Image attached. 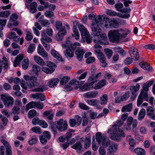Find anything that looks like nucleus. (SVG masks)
<instances>
[{"mask_svg": "<svg viewBox=\"0 0 155 155\" xmlns=\"http://www.w3.org/2000/svg\"><path fill=\"white\" fill-rule=\"evenodd\" d=\"M88 18L93 20L91 28L92 31L94 35L93 39L94 41H98V38L101 37L102 35L105 34L101 32V29L99 26H101V24L105 18V16L103 15H99L96 17L95 15L90 14L88 15Z\"/></svg>", "mask_w": 155, "mask_h": 155, "instance_id": "1", "label": "nucleus"}, {"mask_svg": "<svg viewBox=\"0 0 155 155\" xmlns=\"http://www.w3.org/2000/svg\"><path fill=\"white\" fill-rule=\"evenodd\" d=\"M101 37L98 38L97 39L98 41L95 42L94 39L93 41L95 44L94 45V51L97 54V56L100 62L105 64L104 67L106 66L107 64L106 63V58L103 53L100 52L101 48V45H106L108 44V42L107 41V37L106 34L102 35Z\"/></svg>", "mask_w": 155, "mask_h": 155, "instance_id": "2", "label": "nucleus"}, {"mask_svg": "<svg viewBox=\"0 0 155 155\" xmlns=\"http://www.w3.org/2000/svg\"><path fill=\"white\" fill-rule=\"evenodd\" d=\"M96 140L99 144H101L104 148L107 147L110 145L108 148V151L110 153L116 151L117 149L118 145L116 143H111L109 139L105 135L99 132L97 133L96 134Z\"/></svg>", "mask_w": 155, "mask_h": 155, "instance_id": "3", "label": "nucleus"}, {"mask_svg": "<svg viewBox=\"0 0 155 155\" xmlns=\"http://www.w3.org/2000/svg\"><path fill=\"white\" fill-rule=\"evenodd\" d=\"M130 32L127 29H112L108 31L107 35L111 41L116 42L119 41L122 38H125Z\"/></svg>", "mask_w": 155, "mask_h": 155, "instance_id": "4", "label": "nucleus"}, {"mask_svg": "<svg viewBox=\"0 0 155 155\" xmlns=\"http://www.w3.org/2000/svg\"><path fill=\"white\" fill-rule=\"evenodd\" d=\"M115 124H114L111 129H109L107 133L111 134V138L115 140H118L121 137L125 136V134L123 131L120 128H116Z\"/></svg>", "mask_w": 155, "mask_h": 155, "instance_id": "5", "label": "nucleus"}, {"mask_svg": "<svg viewBox=\"0 0 155 155\" xmlns=\"http://www.w3.org/2000/svg\"><path fill=\"white\" fill-rule=\"evenodd\" d=\"M101 26L104 29L111 28H117L119 26L118 22L114 18H110L106 17L104 19Z\"/></svg>", "mask_w": 155, "mask_h": 155, "instance_id": "6", "label": "nucleus"}, {"mask_svg": "<svg viewBox=\"0 0 155 155\" xmlns=\"http://www.w3.org/2000/svg\"><path fill=\"white\" fill-rule=\"evenodd\" d=\"M68 124L66 122L63 123V120L60 119L58 121L55 122L53 126L51 127V129L54 134H57V131L55 129H57L59 131H62L65 130L67 128Z\"/></svg>", "mask_w": 155, "mask_h": 155, "instance_id": "7", "label": "nucleus"}, {"mask_svg": "<svg viewBox=\"0 0 155 155\" xmlns=\"http://www.w3.org/2000/svg\"><path fill=\"white\" fill-rule=\"evenodd\" d=\"M1 100L3 101L5 106L6 107L12 106L14 102L13 98L9 94H5L1 95Z\"/></svg>", "mask_w": 155, "mask_h": 155, "instance_id": "8", "label": "nucleus"}, {"mask_svg": "<svg viewBox=\"0 0 155 155\" xmlns=\"http://www.w3.org/2000/svg\"><path fill=\"white\" fill-rule=\"evenodd\" d=\"M46 66L48 67H43L42 68V70L44 72L50 74L54 71L55 68V64L54 63L49 61L47 62Z\"/></svg>", "mask_w": 155, "mask_h": 155, "instance_id": "9", "label": "nucleus"}, {"mask_svg": "<svg viewBox=\"0 0 155 155\" xmlns=\"http://www.w3.org/2000/svg\"><path fill=\"white\" fill-rule=\"evenodd\" d=\"M84 83V81H78L77 80L74 79L70 81L68 85V86L71 89L74 88L77 89L80 88L81 85Z\"/></svg>", "mask_w": 155, "mask_h": 155, "instance_id": "10", "label": "nucleus"}, {"mask_svg": "<svg viewBox=\"0 0 155 155\" xmlns=\"http://www.w3.org/2000/svg\"><path fill=\"white\" fill-rule=\"evenodd\" d=\"M140 87V85L138 84H137L136 86H130V90L132 95L130 97V99L131 101H133L136 97L137 95L136 93L139 90Z\"/></svg>", "mask_w": 155, "mask_h": 155, "instance_id": "11", "label": "nucleus"}, {"mask_svg": "<svg viewBox=\"0 0 155 155\" xmlns=\"http://www.w3.org/2000/svg\"><path fill=\"white\" fill-rule=\"evenodd\" d=\"M129 54L132 58L135 61H137L139 58V55L137 49L135 48H132L129 50Z\"/></svg>", "mask_w": 155, "mask_h": 155, "instance_id": "12", "label": "nucleus"}, {"mask_svg": "<svg viewBox=\"0 0 155 155\" xmlns=\"http://www.w3.org/2000/svg\"><path fill=\"white\" fill-rule=\"evenodd\" d=\"M96 80H95V81H92L93 88L95 90L101 88L105 85L107 82L105 79H102L97 83L96 82Z\"/></svg>", "mask_w": 155, "mask_h": 155, "instance_id": "13", "label": "nucleus"}, {"mask_svg": "<svg viewBox=\"0 0 155 155\" xmlns=\"http://www.w3.org/2000/svg\"><path fill=\"white\" fill-rule=\"evenodd\" d=\"M78 27L81 33L82 38L83 39H84L86 37L88 36L89 33L83 25L81 24H78Z\"/></svg>", "mask_w": 155, "mask_h": 155, "instance_id": "14", "label": "nucleus"}, {"mask_svg": "<svg viewBox=\"0 0 155 155\" xmlns=\"http://www.w3.org/2000/svg\"><path fill=\"white\" fill-rule=\"evenodd\" d=\"M37 52L39 55L43 58L48 57V53L45 51L43 47L41 44H39L38 45Z\"/></svg>", "mask_w": 155, "mask_h": 155, "instance_id": "15", "label": "nucleus"}, {"mask_svg": "<svg viewBox=\"0 0 155 155\" xmlns=\"http://www.w3.org/2000/svg\"><path fill=\"white\" fill-rule=\"evenodd\" d=\"M98 94L97 91H91L85 93L83 94L84 97L87 98H93L96 97Z\"/></svg>", "mask_w": 155, "mask_h": 155, "instance_id": "16", "label": "nucleus"}, {"mask_svg": "<svg viewBox=\"0 0 155 155\" xmlns=\"http://www.w3.org/2000/svg\"><path fill=\"white\" fill-rule=\"evenodd\" d=\"M84 141V147L85 148L87 149L90 146L91 144V137L88 136L85 137V139L82 137L80 139V140L81 142Z\"/></svg>", "mask_w": 155, "mask_h": 155, "instance_id": "17", "label": "nucleus"}, {"mask_svg": "<svg viewBox=\"0 0 155 155\" xmlns=\"http://www.w3.org/2000/svg\"><path fill=\"white\" fill-rule=\"evenodd\" d=\"M93 89L94 88L92 82H88V83L85 84L82 87H80L79 90L81 91H85Z\"/></svg>", "mask_w": 155, "mask_h": 155, "instance_id": "18", "label": "nucleus"}, {"mask_svg": "<svg viewBox=\"0 0 155 155\" xmlns=\"http://www.w3.org/2000/svg\"><path fill=\"white\" fill-rule=\"evenodd\" d=\"M1 141L6 147V155H12L11 147L8 143L4 140H2Z\"/></svg>", "mask_w": 155, "mask_h": 155, "instance_id": "19", "label": "nucleus"}, {"mask_svg": "<svg viewBox=\"0 0 155 155\" xmlns=\"http://www.w3.org/2000/svg\"><path fill=\"white\" fill-rule=\"evenodd\" d=\"M84 52V51L80 48H78L76 50L75 54L77 56V58L78 61H80L82 60Z\"/></svg>", "mask_w": 155, "mask_h": 155, "instance_id": "20", "label": "nucleus"}, {"mask_svg": "<svg viewBox=\"0 0 155 155\" xmlns=\"http://www.w3.org/2000/svg\"><path fill=\"white\" fill-rule=\"evenodd\" d=\"M66 29L65 28H63L58 32V35L56 36L57 40L58 41L62 40L63 39L64 35L66 34Z\"/></svg>", "mask_w": 155, "mask_h": 155, "instance_id": "21", "label": "nucleus"}, {"mask_svg": "<svg viewBox=\"0 0 155 155\" xmlns=\"http://www.w3.org/2000/svg\"><path fill=\"white\" fill-rule=\"evenodd\" d=\"M34 59L35 62L39 65L42 66L45 65L44 61L40 56L35 55L34 57Z\"/></svg>", "mask_w": 155, "mask_h": 155, "instance_id": "22", "label": "nucleus"}, {"mask_svg": "<svg viewBox=\"0 0 155 155\" xmlns=\"http://www.w3.org/2000/svg\"><path fill=\"white\" fill-rule=\"evenodd\" d=\"M51 55L54 58L61 61H63V60L61 56L58 52L55 50L54 49H52L51 51Z\"/></svg>", "mask_w": 155, "mask_h": 155, "instance_id": "23", "label": "nucleus"}, {"mask_svg": "<svg viewBox=\"0 0 155 155\" xmlns=\"http://www.w3.org/2000/svg\"><path fill=\"white\" fill-rule=\"evenodd\" d=\"M59 81L58 79L57 78H54L50 80L48 82V84L49 87L52 88L57 84Z\"/></svg>", "mask_w": 155, "mask_h": 155, "instance_id": "24", "label": "nucleus"}, {"mask_svg": "<svg viewBox=\"0 0 155 155\" xmlns=\"http://www.w3.org/2000/svg\"><path fill=\"white\" fill-rule=\"evenodd\" d=\"M29 64V59L26 57L24 58L21 63L22 68L24 70L27 69L28 67Z\"/></svg>", "mask_w": 155, "mask_h": 155, "instance_id": "25", "label": "nucleus"}, {"mask_svg": "<svg viewBox=\"0 0 155 155\" xmlns=\"http://www.w3.org/2000/svg\"><path fill=\"white\" fill-rule=\"evenodd\" d=\"M53 30L50 28H47L46 29L43 30L41 31V37H45L47 35L51 36L52 35Z\"/></svg>", "mask_w": 155, "mask_h": 155, "instance_id": "26", "label": "nucleus"}, {"mask_svg": "<svg viewBox=\"0 0 155 155\" xmlns=\"http://www.w3.org/2000/svg\"><path fill=\"white\" fill-rule=\"evenodd\" d=\"M86 102L89 105L93 106H97L99 104V101L96 99H88Z\"/></svg>", "mask_w": 155, "mask_h": 155, "instance_id": "27", "label": "nucleus"}, {"mask_svg": "<svg viewBox=\"0 0 155 155\" xmlns=\"http://www.w3.org/2000/svg\"><path fill=\"white\" fill-rule=\"evenodd\" d=\"M153 83V80H151L145 82L143 84V89L142 90L147 92L149 90V87L151 86Z\"/></svg>", "mask_w": 155, "mask_h": 155, "instance_id": "28", "label": "nucleus"}, {"mask_svg": "<svg viewBox=\"0 0 155 155\" xmlns=\"http://www.w3.org/2000/svg\"><path fill=\"white\" fill-rule=\"evenodd\" d=\"M23 58L24 55L23 54H20L18 55L14 61V66L15 67H17Z\"/></svg>", "mask_w": 155, "mask_h": 155, "instance_id": "29", "label": "nucleus"}, {"mask_svg": "<svg viewBox=\"0 0 155 155\" xmlns=\"http://www.w3.org/2000/svg\"><path fill=\"white\" fill-rule=\"evenodd\" d=\"M17 18L18 16L16 14H12L10 16V21L13 22V25L14 26H17L18 25V23L16 21Z\"/></svg>", "mask_w": 155, "mask_h": 155, "instance_id": "30", "label": "nucleus"}, {"mask_svg": "<svg viewBox=\"0 0 155 155\" xmlns=\"http://www.w3.org/2000/svg\"><path fill=\"white\" fill-rule=\"evenodd\" d=\"M70 38H67L66 41L65 42L62 44V47L64 48L68 47L73 48L72 43L70 41Z\"/></svg>", "mask_w": 155, "mask_h": 155, "instance_id": "31", "label": "nucleus"}, {"mask_svg": "<svg viewBox=\"0 0 155 155\" xmlns=\"http://www.w3.org/2000/svg\"><path fill=\"white\" fill-rule=\"evenodd\" d=\"M132 103L126 105L123 107L121 109V111L123 112H130L132 109Z\"/></svg>", "mask_w": 155, "mask_h": 155, "instance_id": "32", "label": "nucleus"}, {"mask_svg": "<svg viewBox=\"0 0 155 155\" xmlns=\"http://www.w3.org/2000/svg\"><path fill=\"white\" fill-rule=\"evenodd\" d=\"M101 75V73H99L97 74L95 76L92 75V76L89 77L88 79V82L95 81L96 79L98 78Z\"/></svg>", "mask_w": 155, "mask_h": 155, "instance_id": "33", "label": "nucleus"}, {"mask_svg": "<svg viewBox=\"0 0 155 155\" xmlns=\"http://www.w3.org/2000/svg\"><path fill=\"white\" fill-rule=\"evenodd\" d=\"M37 81L36 78V79L35 80H31L28 85L29 88H33L38 86L39 84L36 82Z\"/></svg>", "mask_w": 155, "mask_h": 155, "instance_id": "34", "label": "nucleus"}, {"mask_svg": "<svg viewBox=\"0 0 155 155\" xmlns=\"http://www.w3.org/2000/svg\"><path fill=\"white\" fill-rule=\"evenodd\" d=\"M36 102L31 101L26 105L25 110L28 111L29 109L34 108L35 107Z\"/></svg>", "mask_w": 155, "mask_h": 155, "instance_id": "35", "label": "nucleus"}, {"mask_svg": "<svg viewBox=\"0 0 155 155\" xmlns=\"http://www.w3.org/2000/svg\"><path fill=\"white\" fill-rule=\"evenodd\" d=\"M8 64V61L7 58L5 57H3L2 61H0V66L2 68V66L6 68Z\"/></svg>", "mask_w": 155, "mask_h": 155, "instance_id": "36", "label": "nucleus"}, {"mask_svg": "<svg viewBox=\"0 0 155 155\" xmlns=\"http://www.w3.org/2000/svg\"><path fill=\"white\" fill-rule=\"evenodd\" d=\"M37 3L35 2H32L30 5V12L32 13L36 12Z\"/></svg>", "mask_w": 155, "mask_h": 155, "instance_id": "37", "label": "nucleus"}, {"mask_svg": "<svg viewBox=\"0 0 155 155\" xmlns=\"http://www.w3.org/2000/svg\"><path fill=\"white\" fill-rule=\"evenodd\" d=\"M41 69V67L39 66L37 64H34L32 67V71L34 73L37 75L40 71Z\"/></svg>", "mask_w": 155, "mask_h": 155, "instance_id": "38", "label": "nucleus"}, {"mask_svg": "<svg viewBox=\"0 0 155 155\" xmlns=\"http://www.w3.org/2000/svg\"><path fill=\"white\" fill-rule=\"evenodd\" d=\"M73 34H72V36L74 37L76 39H79L80 37V34L78 30L74 26L73 27Z\"/></svg>", "mask_w": 155, "mask_h": 155, "instance_id": "39", "label": "nucleus"}, {"mask_svg": "<svg viewBox=\"0 0 155 155\" xmlns=\"http://www.w3.org/2000/svg\"><path fill=\"white\" fill-rule=\"evenodd\" d=\"M145 114V110L143 108L141 109L140 111L138 114V120H142L144 118Z\"/></svg>", "mask_w": 155, "mask_h": 155, "instance_id": "40", "label": "nucleus"}, {"mask_svg": "<svg viewBox=\"0 0 155 155\" xmlns=\"http://www.w3.org/2000/svg\"><path fill=\"white\" fill-rule=\"evenodd\" d=\"M134 152L138 155H144L146 153V152L143 149L140 148L135 149Z\"/></svg>", "mask_w": 155, "mask_h": 155, "instance_id": "41", "label": "nucleus"}, {"mask_svg": "<svg viewBox=\"0 0 155 155\" xmlns=\"http://www.w3.org/2000/svg\"><path fill=\"white\" fill-rule=\"evenodd\" d=\"M141 97L146 101H147L148 100V96L147 91L142 90L139 95Z\"/></svg>", "mask_w": 155, "mask_h": 155, "instance_id": "42", "label": "nucleus"}, {"mask_svg": "<svg viewBox=\"0 0 155 155\" xmlns=\"http://www.w3.org/2000/svg\"><path fill=\"white\" fill-rule=\"evenodd\" d=\"M82 147L81 143L80 142H78L73 145L71 147L76 150H80L82 148Z\"/></svg>", "mask_w": 155, "mask_h": 155, "instance_id": "43", "label": "nucleus"}, {"mask_svg": "<svg viewBox=\"0 0 155 155\" xmlns=\"http://www.w3.org/2000/svg\"><path fill=\"white\" fill-rule=\"evenodd\" d=\"M108 97L107 94L103 95L101 98L100 102L101 105L106 104L107 101Z\"/></svg>", "mask_w": 155, "mask_h": 155, "instance_id": "44", "label": "nucleus"}, {"mask_svg": "<svg viewBox=\"0 0 155 155\" xmlns=\"http://www.w3.org/2000/svg\"><path fill=\"white\" fill-rule=\"evenodd\" d=\"M38 113L35 110H30L28 114V117L29 118H32L34 116L38 115Z\"/></svg>", "mask_w": 155, "mask_h": 155, "instance_id": "45", "label": "nucleus"}, {"mask_svg": "<svg viewBox=\"0 0 155 155\" xmlns=\"http://www.w3.org/2000/svg\"><path fill=\"white\" fill-rule=\"evenodd\" d=\"M147 115L149 116H152L154 110L153 108L151 106H149L147 108Z\"/></svg>", "mask_w": 155, "mask_h": 155, "instance_id": "46", "label": "nucleus"}, {"mask_svg": "<svg viewBox=\"0 0 155 155\" xmlns=\"http://www.w3.org/2000/svg\"><path fill=\"white\" fill-rule=\"evenodd\" d=\"M114 49L116 51L119 53L122 56L125 54H126V52L120 47H115Z\"/></svg>", "mask_w": 155, "mask_h": 155, "instance_id": "47", "label": "nucleus"}, {"mask_svg": "<svg viewBox=\"0 0 155 155\" xmlns=\"http://www.w3.org/2000/svg\"><path fill=\"white\" fill-rule=\"evenodd\" d=\"M64 54L66 56L72 57L74 55V53L70 49H68L64 52Z\"/></svg>", "mask_w": 155, "mask_h": 155, "instance_id": "48", "label": "nucleus"}, {"mask_svg": "<svg viewBox=\"0 0 155 155\" xmlns=\"http://www.w3.org/2000/svg\"><path fill=\"white\" fill-rule=\"evenodd\" d=\"M70 79V78L68 76L63 77L61 80L60 83L62 85L66 84Z\"/></svg>", "mask_w": 155, "mask_h": 155, "instance_id": "49", "label": "nucleus"}, {"mask_svg": "<svg viewBox=\"0 0 155 155\" xmlns=\"http://www.w3.org/2000/svg\"><path fill=\"white\" fill-rule=\"evenodd\" d=\"M104 51L107 58H110L111 57L113 54L112 50L110 49L106 48L105 49Z\"/></svg>", "mask_w": 155, "mask_h": 155, "instance_id": "50", "label": "nucleus"}, {"mask_svg": "<svg viewBox=\"0 0 155 155\" xmlns=\"http://www.w3.org/2000/svg\"><path fill=\"white\" fill-rule=\"evenodd\" d=\"M31 130L32 132L38 134H41L42 132L41 129L38 127H33L31 128Z\"/></svg>", "mask_w": 155, "mask_h": 155, "instance_id": "51", "label": "nucleus"}, {"mask_svg": "<svg viewBox=\"0 0 155 155\" xmlns=\"http://www.w3.org/2000/svg\"><path fill=\"white\" fill-rule=\"evenodd\" d=\"M38 139L36 136H34L28 141V143L30 145H32L37 142Z\"/></svg>", "mask_w": 155, "mask_h": 155, "instance_id": "52", "label": "nucleus"}, {"mask_svg": "<svg viewBox=\"0 0 155 155\" xmlns=\"http://www.w3.org/2000/svg\"><path fill=\"white\" fill-rule=\"evenodd\" d=\"M10 13V12L9 11L7 10L4 12H0V17L6 18L9 16Z\"/></svg>", "mask_w": 155, "mask_h": 155, "instance_id": "53", "label": "nucleus"}, {"mask_svg": "<svg viewBox=\"0 0 155 155\" xmlns=\"http://www.w3.org/2000/svg\"><path fill=\"white\" fill-rule=\"evenodd\" d=\"M127 140L129 142V144L131 147H134L135 144V142L134 140L129 135L127 137Z\"/></svg>", "mask_w": 155, "mask_h": 155, "instance_id": "54", "label": "nucleus"}, {"mask_svg": "<svg viewBox=\"0 0 155 155\" xmlns=\"http://www.w3.org/2000/svg\"><path fill=\"white\" fill-rule=\"evenodd\" d=\"M45 136L41 135L39 136V139L41 143L43 144H45L48 140L47 138L45 137Z\"/></svg>", "mask_w": 155, "mask_h": 155, "instance_id": "55", "label": "nucleus"}, {"mask_svg": "<svg viewBox=\"0 0 155 155\" xmlns=\"http://www.w3.org/2000/svg\"><path fill=\"white\" fill-rule=\"evenodd\" d=\"M106 13L107 15L111 16H115L116 15V12L115 11L109 9H107Z\"/></svg>", "mask_w": 155, "mask_h": 155, "instance_id": "56", "label": "nucleus"}, {"mask_svg": "<svg viewBox=\"0 0 155 155\" xmlns=\"http://www.w3.org/2000/svg\"><path fill=\"white\" fill-rule=\"evenodd\" d=\"M35 48V45L34 44H31L28 46L27 51L28 53H31L34 51Z\"/></svg>", "mask_w": 155, "mask_h": 155, "instance_id": "57", "label": "nucleus"}, {"mask_svg": "<svg viewBox=\"0 0 155 155\" xmlns=\"http://www.w3.org/2000/svg\"><path fill=\"white\" fill-rule=\"evenodd\" d=\"M20 109L18 106H14L12 110V112L14 114H19Z\"/></svg>", "mask_w": 155, "mask_h": 155, "instance_id": "58", "label": "nucleus"}, {"mask_svg": "<svg viewBox=\"0 0 155 155\" xmlns=\"http://www.w3.org/2000/svg\"><path fill=\"white\" fill-rule=\"evenodd\" d=\"M40 21L41 25L43 26H47L50 24V22L46 19L41 20Z\"/></svg>", "mask_w": 155, "mask_h": 155, "instance_id": "59", "label": "nucleus"}, {"mask_svg": "<svg viewBox=\"0 0 155 155\" xmlns=\"http://www.w3.org/2000/svg\"><path fill=\"white\" fill-rule=\"evenodd\" d=\"M45 88L43 86L41 85L38 87L32 89V91L33 92H42L44 90Z\"/></svg>", "mask_w": 155, "mask_h": 155, "instance_id": "60", "label": "nucleus"}, {"mask_svg": "<svg viewBox=\"0 0 155 155\" xmlns=\"http://www.w3.org/2000/svg\"><path fill=\"white\" fill-rule=\"evenodd\" d=\"M79 107L82 109L88 110H89L90 108L88 106L82 103H79Z\"/></svg>", "mask_w": 155, "mask_h": 155, "instance_id": "61", "label": "nucleus"}, {"mask_svg": "<svg viewBox=\"0 0 155 155\" xmlns=\"http://www.w3.org/2000/svg\"><path fill=\"white\" fill-rule=\"evenodd\" d=\"M130 93L129 92H126L123 96H121L122 101H126L128 99L130 96Z\"/></svg>", "mask_w": 155, "mask_h": 155, "instance_id": "62", "label": "nucleus"}, {"mask_svg": "<svg viewBox=\"0 0 155 155\" xmlns=\"http://www.w3.org/2000/svg\"><path fill=\"white\" fill-rule=\"evenodd\" d=\"M114 7L117 11L120 12L122 8L123 7V5L122 3H119L116 4L115 5Z\"/></svg>", "mask_w": 155, "mask_h": 155, "instance_id": "63", "label": "nucleus"}, {"mask_svg": "<svg viewBox=\"0 0 155 155\" xmlns=\"http://www.w3.org/2000/svg\"><path fill=\"white\" fill-rule=\"evenodd\" d=\"M33 38V37L32 33L30 32H27L26 34L25 39L28 41H30Z\"/></svg>", "mask_w": 155, "mask_h": 155, "instance_id": "64", "label": "nucleus"}]
</instances>
